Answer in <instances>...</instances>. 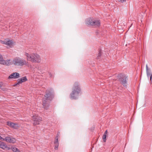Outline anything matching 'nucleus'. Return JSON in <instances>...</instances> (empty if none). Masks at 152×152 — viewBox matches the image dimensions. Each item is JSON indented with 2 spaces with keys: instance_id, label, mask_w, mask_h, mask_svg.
Segmentation results:
<instances>
[{
  "instance_id": "1a4fd4ad",
  "label": "nucleus",
  "mask_w": 152,
  "mask_h": 152,
  "mask_svg": "<svg viewBox=\"0 0 152 152\" xmlns=\"http://www.w3.org/2000/svg\"><path fill=\"white\" fill-rule=\"evenodd\" d=\"M20 77V74L18 73L14 72L11 74L8 77V78L16 79Z\"/></svg>"
},
{
  "instance_id": "ddd939ff",
  "label": "nucleus",
  "mask_w": 152,
  "mask_h": 152,
  "mask_svg": "<svg viewBox=\"0 0 152 152\" xmlns=\"http://www.w3.org/2000/svg\"><path fill=\"white\" fill-rule=\"evenodd\" d=\"M94 22H95L94 21V19L89 18L86 20V23L89 25L93 26Z\"/></svg>"
},
{
  "instance_id": "20e7f679",
  "label": "nucleus",
  "mask_w": 152,
  "mask_h": 152,
  "mask_svg": "<svg viewBox=\"0 0 152 152\" xmlns=\"http://www.w3.org/2000/svg\"><path fill=\"white\" fill-rule=\"evenodd\" d=\"M54 94L52 92L49 91H46L45 98L43 100V105L45 109H47L48 106V100H51L54 97Z\"/></svg>"
},
{
  "instance_id": "39448f33",
  "label": "nucleus",
  "mask_w": 152,
  "mask_h": 152,
  "mask_svg": "<svg viewBox=\"0 0 152 152\" xmlns=\"http://www.w3.org/2000/svg\"><path fill=\"white\" fill-rule=\"evenodd\" d=\"M0 42L2 44H5L9 47L12 48L15 45V42L12 40L8 39H5L4 40H0Z\"/></svg>"
},
{
  "instance_id": "b1692460",
  "label": "nucleus",
  "mask_w": 152,
  "mask_h": 152,
  "mask_svg": "<svg viewBox=\"0 0 152 152\" xmlns=\"http://www.w3.org/2000/svg\"><path fill=\"white\" fill-rule=\"evenodd\" d=\"M108 132L107 130H106L105 132L104 133V134H105V135H107V133Z\"/></svg>"
},
{
  "instance_id": "0eeeda50",
  "label": "nucleus",
  "mask_w": 152,
  "mask_h": 152,
  "mask_svg": "<svg viewBox=\"0 0 152 152\" xmlns=\"http://www.w3.org/2000/svg\"><path fill=\"white\" fill-rule=\"evenodd\" d=\"M119 81L124 86H127V81L128 80V77L125 75H123L119 79Z\"/></svg>"
},
{
  "instance_id": "f3484780",
  "label": "nucleus",
  "mask_w": 152,
  "mask_h": 152,
  "mask_svg": "<svg viewBox=\"0 0 152 152\" xmlns=\"http://www.w3.org/2000/svg\"><path fill=\"white\" fill-rule=\"evenodd\" d=\"M12 149L14 152H20L19 150L16 147H12Z\"/></svg>"
},
{
  "instance_id": "f03ea898",
  "label": "nucleus",
  "mask_w": 152,
  "mask_h": 152,
  "mask_svg": "<svg viewBox=\"0 0 152 152\" xmlns=\"http://www.w3.org/2000/svg\"><path fill=\"white\" fill-rule=\"evenodd\" d=\"M25 56L26 57L27 60L32 62L39 63L41 62V59L40 56L36 53H32L31 54L25 52Z\"/></svg>"
},
{
  "instance_id": "f8f14e48",
  "label": "nucleus",
  "mask_w": 152,
  "mask_h": 152,
  "mask_svg": "<svg viewBox=\"0 0 152 152\" xmlns=\"http://www.w3.org/2000/svg\"><path fill=\"white\" fill-rule=\"evenodd\" d=\"M146 68L147 76L148 77H150V79L151 80L152 77V72H151V69L148 68L147 64L146 65Z\"/></svg>"
},
{
  "instance_id": "393cba45",
  "label": "nucleus",
  "mask_w": 152,
  "mask_h": 152,
  "mask_svg": "<svg viewBox=\"0 0 152 152\" xmlns=\"http://www.w3.org/2000/svg\"><path fill=\"white\" fill-rule=\"evenodd\" d=\"M1 138H3V137H1V136L0 135V140L2 141V139Z\"/></svg>"
},
{
  "instance_id": "f257e3e1",
  "label": "nucleus",
  "mask_w": 152,
  "mask_h": 152,
  "mask_svg": "<svg viewBox=\"0 0 152 152\" xmlns=\"http://www.w3.org/2000/svg\"><path fill=\"white\" fill-rule=\"evenodd\" d=\"M28 62L25 59L19 57L15 58L12 61V64L16 66H27L29 67Z\"/></svg>"
},
{
  "instance_id": "a211bd4d",
  "label": "nucleus",
  "mask_w": 152,
  "mask_h": 152,
  "mask_svg": "<svg viewBox=\"0 0 152 152\" xmlns=\"http://www.w3.org/2000/svg\"><path fill=\"white\" fill-rule=\"evenodd\" d=\"M4 58L2 55L0 54V64H1L3 61Z\"/></svg>"
},
{
  "instance_id": "6ab92c4d",
  "label": "nucleus",
  "mask_w": 152,
  "mask_h": 152,
  "mask_svg": "<svg viewBox=\"0 0 152 152\" xmlns=\"http://www.w3.org/2000/svg\"><path fill=\"white\" fill-rule=\"evenodd\" d=\"M55 148L54 149L56 150H57L58 148L59 143L55 144Z\"/></svg>"
},
{
  "instance_id": "412c9836",
  "label": "nucleus",
  "mask_w": 152,
  "mask_h": 152,
  "mask_svg": "<svg viewBox=\"0 0 152 152\" xmlns=\"http://www.w3.org/2000/svg\"><path fill=\"white\" fill-rule=\"evenodd\" d=\"M57 143H59L58 142V139L57 138L56 139L54 142V144Z\"/></svg>"
},
{
  "instance_id": "423d86ee",
  "label": "nucleus",
  "mask_w": 152,
  "mask_h": 152,
  "mask_svg": "<svg viewBox=\"0 0 152 152\" xmlns=\"http://www.w3.org/2000/svg\"><path fill=\"white\" fill-rule=\"evenodd\" d=\"M42 120V117L37 115H35L32 117V120L34 126L39 125Z\"/></svg>"
},
{
  "instance_id": "6e6552de",
  "label": "nucleus",
  "mask_w": 152,
  "mask_h": 152,
  "mask_svg": "<svg viewBox=\"0 0 152 152\" xmlns=\"http://www.w3.org/2000/svg\"><path fill=\"white\" fill-rule=\"evenodd\" d=\"M1 138L2 139V141H5L7 142L10 143H15L16 141V139L11 137L7 136L5 138Z\"/></svg>"
},
{
  "instance_id": "7ed1b4c3",
  "label": "nucleus",
  "mask_w": 152,
  "mask_h": 152,
  "mask_svg": "<svg viewBox=\"0 0 152 152\" xmlns=\"http://www.w3.org/2000/svg\"><path fill=\"white\" fill-rule=\"evenodd\" d=\"M72 91L70 94V97L72 99L77 98L79 94L81 91V88L80 85L77 83H75L72 87Z\"/></svg>"
},
{
  "instance_id": "5701e85b",
  "label": "nucleus",
  "mask_w": 152,
  "mask_h": 152,
  "mask_svg": "<svg viewBox=\"0 0 152 152\" xmlns=\"http://www.w3.org/2000/svg\"><path fill=\"white\" fill-rule=\"evenodd\" d=\"M119 0L121 2H124L126 1V0Z\"/></svg>"
},
{
  "instance_id": "2eb2a0df",
  "label": "nucleus",
  "mask_w": 152,
  "mask_h": 152,
  "mask_svg": "<svg viewBox=\"0 0 152 152\" xmlns=\"http://www.w3.org/2000/svg\"><path fill=\"white\" fill-rule=\"evenodd\" d=\"M12 63V61L10 59H7V60L4 59L1 64L9 66L11 65Z\"/></svg>"
},
{
  "instance_id": "9d476101",
  "label": "nucleus",
  "mask_w": 152,
  "mask_h": 152,
  "mask_svg": "<svg viewBox=\"0 0 152 152\" xmlns=\"http://www.w3.org/2000/svg\"><path fill=\"white\" fill-rule=\"evenodd\" d=\"M7 125L15 129H17L19 127L18 125L17 124L11 122H7Z\"/></svg>"
},
{
  "instance_id": "aec40b11",
  "label": "nucleus",
  "mask_w": 152,
  "mask_h": 152,
  "mask_svg": "<svg viewBox=\"0 0 152 152\" xmlns=\"http://www.w3.org/2000/svg\"><path fill=\"white\" fill-rule=\"evenodd\" d=\"M106 136L107 135H105V134H104L102 138L104 142H106Z\"/></svg>"
},
{
  "instance_id": "4468645a",
  "label": "nucleus",
  "mask_w": 152,
  "mask_h": 152,
  "mask_svg": "<svg viewBox=\"0 0 152 152\" xmlns=\"http://www.w3.org/2000/svg\"><path fill=\"white\" fill-rule=\"evenodd\" d=\"M0 148L3 150H5L7 148L8 150L10 149V148L8 147L7 145L4 142L0 141Z\"/></svg>"
},
{
  "instance_id": "9b49d317",
  "label": "nucleus",
  "mask_w": 152,
  "mask_h": 152,
  "mask_svg": "<svg viewBox=\"0 0 152 152\" xmlns=\"http://www.w3.org/2000/svg\"><path fill=\"white\" fill-rule=\"evenodd\" d=\"M27 79L26 76H25L22 77H21L20 79H19L18 80V83L17 84L14 85L13 86H17V85L21 83H22L26 81H27Z\"/></svg>"
},
{
  "instance_id": "dca6fc26",
  "label": "nucleus",
  "mask_w": 152,
  "mask_h": 152,
  "mask_svg": "<svg viewBox=\"0 0 152 152\" xmlns=\"http://www.w3.org/2000/svg\"><path fill=\"white\" fill-rule=\"evenodd\" d=\"M94 21L95 22H94L93 26L95 27L99 26L100 24V23L99 20L94 19Z\"/></svg>"
},
{
  "instance_id": "4be33fe9",
  "label": "nucleus",
  "mask_w": 152,
  "mask_h": 152,
  "mask_svg": "<svg viewBox=\"0 0 152 152\" xmlns=\"http://www.w3.org/2000/svg\"><path fill=\"white\" fill-rule=\"evenodd\" d=\"M4 86L3 85V83L1 82H0V88H1L2 86Z\"/></svg>"
}]
</instances>
